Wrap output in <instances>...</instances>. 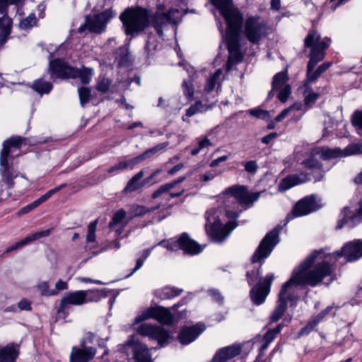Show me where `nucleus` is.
<instances>
[{"instance_id":"obj_1","label":"nucleus","mask_w":362,"mask_h":362,"mask_svg":"<svg viewBox=\"0 0 362 362\" xmlns=\"http://www.w3.org/2000/svg\"><path fill=\"white\" fill-rule=\"evenodd\" d=\"M164 8V5L159 4L156 12L151 15L147 8L141 6L127 8L119 16L125 35L134 37L151 23L157 34L163 36L164 28L169 24H177L181 16L180 11L177 8H171L168 12H165Z\"/></svg>"},{"instance_id":"obj_2","label":"nucleus","mask_w":362,"mask_h":362,"mask_svg":"<svg viewBox=\"0 0 362 362\" xmlns=\"http://www.w3.org/2000/svg\"><path fill=\"white\" fill-rule=\"evenodd\" d=\"M317 255V252L310 254L293 270L291 278L283 284L279 293L276 307L270 316L272 322H277L283 316L287 307L288 300H292L291 291L294 287L305 285L314 287L329 274V267L324 264L319 265L315 269H310L314 264Z\"/></svg>"},{"instance_id":"obj_3","label":"nucleus","mask_w":362,"mask_h":362,"mask_svg":"<svg viewBox=\"0 0 362 362\" xmlns=\"http://www.w3.org/2000/svg\"><path fill=\"white\" fill-rule=\"evenodd\" d=\"M209 1L220 11L227 25L226 38L229 56L226 63V71H229L234 65L241 62L243 59V54L240 50V33L243 23V16L238 8L233 7L232 0Z\"/></svg>"},{"instance_id":"obj_4","label":"nucleus","mask_w":362,"mask_h":362,"mask_svg":"<svg viewBox=\"0 0 362 362\" xmlns=\"http://www.w3.org/2000/svg\"><path fill=\"white\" fill-rule=\"evenodd\" d=\"M330 40L321 37L317 30H310L304 39V47L310 48L309 61L307 65L306 79L303 86L307 87L315 82L321 75L317 69L314 70L316 65L321 62L325 56V50L329 46Z\"/></svg>"},{"instance_id":"obj_5","label":"nucleus","mask_w":362,"mask_h":362,"mask_svg":"<svg viewBox=\"0 0 362 362\" xmlns=\"http://www.w3.org/2000/svg\"><path fill=\"white\" fill-rule=\"evenodd\" d=\"M241 211H232L226 209V216L229 218L226 224H223L220 219L221 210L213 208L205 213V230L209 237L216 243L223 242L231 231L237 226L235 221L240 216Z\"/></svg>"},{"instance_id":"obj_6","label":"nucleus","mask_w":362,"mask_h":362,"mask_svg":"<svg viewBox=\"0 0 362 362\" xmlns=\"http://www.w3.org/2000/svg\"><path fill=\"white\" fill-rule=\"evenodd\" d=\"M317 252L314 263L317 259L320 260L312 269H315L319 265L324 264L329 269V274H332L333 269L332 263L334 262L340 257H344L347 262H355L362 257V240L356 239L344 245L340 251L332 254H327L324 250L314 251L312 254Z\"/></svg>"},{"instance_id":"obj_7","label":"nucleus","mask_w":362,"mask_h":362,"mask_svg":"<svg viewBox=\"0 0 362 362\" xmlns=\"http://www.w3.org/2000/svg\"><path fill=\"white\" fill-rule=\"evenodd\" d=\"M20 136L11 137L3 143V148L0 154V175L1 181L8 187H13V180L16 177L12 164L9 160L19 154V146L23 142Z\"/></svg>"},{"instance_id":"obj_8","label":"nucleus","mask_w":362,"mask_h":362,"mask_svg":"<svg viewBox=\"0 0 362 362\" xmlns=\"http://www.w3.org/2000/svg\"><path fill=\"white\" fill-rule=\"evenodd\" d=\"M100 296L97 291H76L66 293L61 300L58 308V315L65 318L69 313L70 305H81L85 303L98 301Z\"/></svg>"},{"instance_id":"obj_9","label":"nucleus","mask_w":362,"mask_h":362,"mask_svg":"<svg viewBox=\"0 0 362 362\" xmlns=\"http://www.w3.org/2000/svg\"><path fill=\"white\" fill-rule=\"evenodd\" d=\"M282 228L281 226L278 225L267 233L252 257V262H261L270 255L280 240L279 234Z\"/></svg>"},{"instance_id":"obj_10","label":"nucleus","mask_w":362,"mask_h":362,"mask_svg":"<svg viewBox=\"0 0 362 362\" xmlns=\"http://www.w3.org/2000/svg\"><path fill=\"white\" fill-rule=\"evenodd\" d=\"M321 206L320 199L314 194L300 199L296 204L291 212L287 214L285 225L296 217L305 216L319 209Z\"/></svg>"},{"instance_id":"obj_11","label":"nucleus","mask_w":362,"mask_h":362,"mask_svg":"<svg viewBox=\"0 0 362 362\" xmlns=\"http://www.w3.org/2000/svg\"><path fill=\"white\" fill-rule=\"evenodd\" d=\"M170 250H182L185 253L194 255L201 252L203 247L197 242L190 239L187 233H182L177 240L171 242L161 241L158 243Z\"/></svg>"},{"instance_id":"obj_12","label":"nucleus","mask_w":362,"mask_h":362,"mask_svg":"<svg viewBox=\"0 0 362 362\" xmlns=\"http://www.w3.org/2000/svg\"><path fill=\"white\" fill-rule=\"evenodd\" d=\"M114 16L111 9H105L98 14L86 16V25L90 32L101 33L105 31L107 24Z\"/></svg>"},{"instance_id":"obj_13","label":"nucleus","mask_w":362,"mask_h":362,"mask_svg":"<svg viewBox=\"0 0 362 362\" xmlns=\"http://www.w3.org/2000/svg\"><path fill=\"white\" fill-rule=\"evenodd\" d=\"M136 330L141 336L156 340L160 346L167 344L170 338L169 332L160 326L144 323L139 326Z\"/></svg>"},{"instance_id":"obj_14","label":"nucleus","mask_w":362,"mask_h":362,"mask_svg":"<svg viewBox=\"0 0 362 362\" xmlns=\"http://www.w3.org/2000/svg\"><path fill=\"white\" fill-rule=\"evenodd\" d=\"M244 33L250 42L258 44L265 35V24L258 17L248 18L245 21Z\"/></svg>"},{"instance_id":"obj_15","label":"nucleus","mask_w":362,"mask_h":362,"mask_svg":"<svg viewBox=\"0 0 362 362\" xmlns=\"http://www.w3.org/2000/svg\"><path fill=\"white\" fill-rule=\"evenodd\" d=\"M273 279V274H267L262 281H259L256 286L252 287L250 295L254 304L259 305L265 301L270 292Z\"/></svg>"},{"instance_id":"obj_16","label":"nucleus","mask_w":362,"mask_h":362,"mask_svg":"<svg viewBox=\"0 0 362 362\" xmlns=\"http://www.w3.org/2000/svg\"><path fill=\"white\" fill-rule=\"evenodd\" d=\"M153 318L162 324L170 325L173 321V316L168 308L164 307L151 308L145 310L135 319V322Z\"/></svg>"},{"instance_id":"obj_17","label":"nucleus","mask_w":362,"mask_h":362,"mask_svg":"<svg viewBox=\"0 0 362 362\" xmlns=\"http://www.w3.org/2000/svg\"><path fill=\"white\" fill-rule=\"evenodd\" d=\"M226 193L231 194L240 204L247 206L252 205L260 197L259 192H248L244 186L240 185L227 188Z\"/></svg>"},{"instance_id":"obj_18","label":"nucleus","mask_w":362,"mask_h":362,"mask_svg":"<svg viewBox=\"0 0 362 362\" xmlns=\"http://www.w3.org/2000/svg\"><path fill=\"white\" fill-rule=\"evenodd\" d=\"M124 349L132 350L135 362H152L148 348L146 345L135 340L134 337H132L127 341Z\"/></svg>"},{"instance_id":"obj_19","label":"nucleus","mask_w":362,"mask_h":362,"mask_svg":"<svg viewBox=\"0 0 362 362\" xmlns=\"http://www.w3.org/2000/svg\"><path fill=\"white\" fill-rule=\"evenodd\" d=\"M97 349L94 346L86 345V341H81L79 346H73L70 354V362H89L96 355Z\"/></svg>"},{"instance_id":"obj_20","label":"nucleus","mask_w":362,"mask_h":362,"mask_svg":"<svg viewBox=\"0 0 362 362\" xmlns=\"http://www.w3.org/2000/svg\"><path fill=\"white\" fill-rule=\"evenodd\" d=\"M49 71L52 78H67L74 77L76 75L75 69L67 66L60 59H54L49 62Z\"/></svg>"},{"instance_id":"obj_21","label":"nucleus","mask_w":362,"mask_h":362,"mask_svg":"<svg viewBox=\"0 0 362 362\" xmlns=\"http://www.w3.org/2000/svg\"><path fill=\"white\" fill-rule=\"evenodd\" d=\"M204 330L205 326L202 323L184 327L178 335L179 341L183 345H187L194 341Z\"/></svg>"},{"instance_id":"obj_22","label":"nucleus","mask_w":362,"mask_h":362,"mask_svg":"<svg viewBox=\"0 0 362 362\" xmlns=\"http://www.w3.org/2000/svg\"><path fill=\"white\" fill-rule=\"evenodd\" d=\"M168 146V142H164V143L159 144L157 146L146 150L143 153H141L133 158H131L128 160H124V162L127 165V168L133 169L135 165L144 161L145 160H146L148 158H150L154 154H156L158 151L164 149Z\"/></svg>"},{"instance_id":"obj_23","label":"nucleus","mask_w":362,"mask_h":362,"mask_svg":"<svg viewBox=\"0 0 362 362\" xmlns=\"http://www.w3.org/2000/svg\"><path fill=\"white\" fill-rule=\"evenodd\" d=\"M241 348L238 346H228L219 349L213 357L211 362H226L240 354Z\"/></svg>"},{"instance_id":"obj_24","label":"nucleus","mask_w":362,"mask_h":362,"mask_svg":"<svg viewBox=\"0 0 362 362\" xmlns=\"http://www.w3.org/2000/svg\"><path fill=\"white\" fill-rule=\"evenodd\" d=\"M52 231V229H47L45 230H42L35 233L32 234L30 236H28L25 238L24 239L21 240L19 242L16 243L13 245H11L9 246L6 250V252H10L15 250L20 249L21 247H23L25 245H28V243L37 240L40 238L47 237L50 235Z\"/></svg>"},{"instance_id":"obj_25","label":"nucleus","mask_w":362,"mask_h":362,"mask_svg":"<svg viewBox=\"0 0 362 362\" xmlns=\"http://www.w3.org/2000/svg\"><path fill=\"white\" fill-rule=\"evenodd\" d=\"M144 175V170H141L139 172L136 173L127 182V185L124 188V192L126 193H130L135 192L146 185L148 182H146V178L141 180Z\"/></svg>"},{"instance_id":"obj_26","label":"nucleus","mask_w":362,"mask_h":362,"mask_svg":"<svg viewBox=\"0 0 362 362\" xmlns=\"http://www.w3.org/2000/svg\"><path fill=\"white\" fill-rule=\"evenodd\" d=\"M308 180H311V178L307 175H303V177H300L298 175L288 176L280 182L279 189V191L284 192L297 185Z\"/></svg>"},{"instance_id":"obj_27","label":"nucleus","mask_w":362,"mask_h":362,"mask_svg":"<svg viewBox=\"0 0 362 362\" xmlns=\"http://www.w3.org/2000/svg\"><path fill=\"white\" fill-rule=\"evenodd\" d=\"M283 328L281 324L278 325L275 328L268 330L262 339V344L259 349V354L257 357L260 358L264 354V351L268 348L269 344L276 337Z\"/></svg>"},{"instance_id":"obj_28","label":"nucleus","mask_w":362,"mask_h":362,"mask_svg":"<svg viewBox=\"0 0 362 362\" xmlns=\"http://www.w3.org/2000/svg\"><path fill=\"white\" fill-rule=\"evenodd\" d=\"M18 354L17 346L8 344L0 349V362H14Z\"/></svg>"},{"instance_id":"obj_29","label":"nucleus","mask_w":362,"mask_h":362,"mask_svg":"<svg viewBox=\"0 0 362 362\" xmlns=\"http://www.w3.org/2000/svg\"><path fill=\"white\" fill-rule=\"evenodd\" d=\"M183 292L182 288L165 286L155 291V295L162 300L170 299L180 296Z\"/></svg>"},{"instance_id":"obj_30","label":"nucleus","mask_w":362,"mask_h":362,"mask_svg":"<svg viewBox=\"0 0 362 362\" xmlns=\"http://www.w3.org/2000/svg\"><path fill=\"white\" fill-rule=\"evenodd\" d=\"M303 164L305 166V168L308 169L317 170L319 171V174L315 176V182L320 181L323 178L324 173L320 170L321 164L316 158H310L307 160H305L303 161Z\"/></svg>"},{"instance_id":"obj_31","label":"nucleus","mask_w":362,"mask_h":362,"mask_svg":"<svg viewBox=\"0 0 362 362\" xmlns=\"http://www.w3.org/2000/svg\"><path fill=\"white\" fill-rule=\"evenodd\" d=\"M32 88L40 95L47 94L52 89V85L48 81L39 78L33 82Z\"/></svg>"},{"instance_id":"obj_32","label":"nucleus","mask_w":362,"mask_h":362,"mask_svg":"<svg viewBox=\"0 0 362 362\" xmlns=\"http://www.w3.org/2000/svg\"><path fill=\"white\" fill-rule=\"evenodd\" d=\"M126 218V211L121 209L117 211L112 218L111 221L109 223V227L110 228H113L115 226L122 224L123 227L127 225L129 221L125 220Z\"/></svg>"},{"instance_id":"obj_33","label":"nucleus","mask_w":362,"mask_h":362,"mask_svg":"<svg viewBox=\"0 0 362 362\" xmlns=\"http://www.w3.org/2000/svg\"><path fill=\"white\" fill-rule=\"evenodd\" d=\"M75 76L73 78L78 77L82 83L87 84L91 81L93 75V71L90 68L83 67L80 69H75Z\"/></svg>"},{"instance_id":"obj_34","label":"nucleus","mask_w":362,"mask_h":362,"mask_svg":"<svg viewBox=\"0 0 362 362\" xmlns=\"http://www.w3.org/2000/svg\"><path fill=\"white\" fill-rule=\"evenodd\" d=\"M213 105H204L202 101H197L193 105L190 106L186 111V116L192 117L198 112H204L211 109Z\"/></svg>"},{"instance_id":"obj_35","label":"nucleus","mask_w":362,"mask_h":362,"mask_svg":"<svg viewBox=\"0 0 362 362\" xmlns=\"http://www.w3.org/2000/svg\"><path fill=\"white\" fill-rule=\"evenodd\" d=\"M66 186V184H62L59 186L52 189L47 192L45 194L41 196L40 198L34 201L33 202L30 203L33 206V209L37 207L41 204L47 201L49 198H50L54 194L57 193V192L60 191L62 189L65 187Z\"/></svg>"},{"instance_id":"obj_36","label":"nucleus","mask_w":362,"mask_h":362,"mask_svg":"<svg viewBox=\"0 0 362 362\" xmlns=\"http://www.w3.org/2000/svg\"><path fill=\"white\" fill-rule=\"evenodd\" d=\"M341 157V150L339 148H322L320 153V158L323 160H329L332 158Z\"/></svg>"},{"instance_id":"obj_37","label":"nucleus","mask_w":362,"mask_h":362,"mask_svg":"<svg viewBox=\"0 0 362 362\" xmlns=\"http://www.w3.org/2000/svg\"><path fill=\"white\" fill-rule=\"evenodd\" d=\"M288 81L287 74L285 72H279L276 74L272 81V89H279L286 86Z\"/></svg>"},{"instance_id":"obj_38","label":"nucleus","mask_w":362,"mask_h":362,"mask_svg":"<svg viewBox=\"0 0 362 362\" xmlns=\"http://www.w3.org/2000/svg\"><path fill=\"white\" fill-rule=\"evenodd\" d=\"M351 122L357 133L362 136V110H356L354 112Z\"/></svg>"},{"instance_id":"obj_39","label":"nucleus","mask_w":362,"mask_h":362,"mask_svg":"<svg viewBox=\"0 0 362 362\" xmlns=\"http://www.w3.org/2000/svg\"><path fill=\"white\" fill-rule=\"evenodd\" d=\"M304 88L305 90L303 94L305 97V105H309L310 104L314 103L319 98V93L313 92L309 86Z\"/></svg>"},{"instance_id":"obj_40","label":"nucleus","mask_w":362,"mask_h":362,"mask_svg":"<svg viewBox=\"0 0 362 362\" xmlns=\"http://www.w3.org/2000/svg\"><path fill=\"white\" fill-rule=\"evenodd\" d=\"M37 23V18L35 13H30L28 17L21 21L19 27L23 30H28L33 28Z\"/></svg>"},{"instance_id":"obj_41","label":"nucleus","mask_w":362,"mask_h":362,"mask_svg":"<svg viewBox=\"0 0 362 362\" xmlns=\"http://www.w3.org/2000/svg\"><path fill=\"white\" fill-rule=\"evenodd\" d=\"M80 103L82 107L87 104L90 100V89L88 87H81L78 90Z\"/></svg>"},{"instance_id":"obj_42","label":"nucleus","mask_w":362,"mask_h":362,"mask_svg":"<svg viewBox=\"0 0 362 362\" xmlns=\"http://www.w3.org/2000/svg\"><path fill=\"white\" fill-rule=\"evenodd\" d=\"M289 108L291 112H298V117L295 119V122L300 119L308 110L306 105L300 103H294L293 105H291Z\"/></svg>"},{"instance_id":"obj_43","label":"nucleus","mask_w":362,"mask_h":362,"mask_svg":"<svg viewBox=\"0 0 362 362\" xmlns=\"http://www.w3.org/2000/svg\"><path fill=\"white\" fill-rule=\"evenodd\" d=\"M261 274V267L248 271L246 274L248 284L253 285L259 279Z\"/></svg>"},{"instance_id":"obj_44","label":"nucleus","mask_w":362,"mask_h":362,"mask_svg":"<svg viewBox=\"0 0 362 362\" xmlns=\"http://www.w3.org/2000/svg\"><path fill=\"white\" fill-rule=\"evenodd\" d=\"M182 87L184 95L191 100L194 95V88L192 80H184Z\"/></svg>"},{"instance_id":"obj_45","label":"nucleus","mask_w":362,"mask_h":362,"mask_svg":"<svg viewBox=\"0 0 362 362\" xmlns=\"http://www.w3.org/2000/svg\"><path fill=\"white\" fill-rule=\"evenodd\" d=\"M319 323L320 322L313 317V320H310L307 325L300 330L299 336L309 334Z\"/></svg>"},{"instance_id":"obj_46","label":"nucleus","mask_w":362,"mask_h":362,"mask_svg":"<svg viewBox=\"0 0 362 362\" xmlns=\"http://www.w3.org/2000/svg\"><path fill=\"white\" fill-rule=\"evenodd\" d=\"M98 224V221L91 222L88 227V233L86 235V242L93 243L95 242V230Z\"/></svg>"},{"instance_id":"obj_47","label":"nucleus","mask_w":362,"mask_h":362,"mask_svg":"<svg viewBox=\"0 0 362 362\" xmlns=\"http://www.w3.org/2000/svg\"><path fill=\"white\" fill-rule=\"evenodd\" d=\"M172 189H173V184H170V182L162 185L156 191L153 192L152 194V198L157 199L163 194L168 192Z\"/></svg>"},{"instance_id":"obj_48","label":"nucleus","mask_w":362,"mask_h":362,"mask_svg":"<svg viewBox=\"0 0 362 362\" xmlns=\"http://www.w3.org/2000/svg\"><path fill=\"white\" fill-rule=\"evenodd\" d=\"M211 145V141L206 138H204L199 141L198 146L191 151V154L192 156L197 155L202 149L209 147Z\"/></svg>"},{"instance_id":"obj_49","label":"nucleus","mask_w":362,"mask_h":362,"mask_svg":"<svg viewBox=\"0 0 362 362\" xmlns=\"http://www.w3.org/2000/svg\"><path fill=\"white\" fill-rule=\"evenodd\" d=\"M37 290L40 295L46 296H52V289H49V285L47 281H41L37 286Z\"/></svg>"},{"instance_id":"obj_50","label":"nucleus","mask_w":362,"mask_h":362,"mask_svg":"<svg viewBox=\"0 0 362 362\" xmlns=\"http://www.w3.org/2000/svg\"><path fill=\"white\" fill-rule=\"evenodd\" d=\"M245 170L250 174H255L258 170V165L256 160H249L243 163Z\"/></svg>"},{"instance_id":"obj_51","label":"nucleus","mask_w":362,"mask_h":362,"mask_svg":"<svg viewBox=\"0 0 362 362\" xmlns=\"http://www.w3.org/2000/svg\"><path fill=\"white\" fill-rule=\"evenodd\" d=\"M291 88L289 85H286L283 88H281L280 92L278 94L279 100L282 103H285L291 93Z\"/></svg>"},{"instance_id":"obj_52","label":"nucleus","mask_w":362,"mask_h":362,"mask_svg":"<svg viewBox=\"0 0 362 362\" xmlns=\"http://www.w3.org/2000/svg\"><path fill=\"white\" fill-rule=\"evenodd\" d=\"M68 288V283L66 281H62L59 279L55 284V287L54 289H52V293L53 296H56L59 293V291L66 290Z\"/></svg>"},{"instance_id":"obj_53","label":"nucleus","mask_w":362,"mask_h":362,"mask_svg":"<svg viewBox=\"0 0 362 362\" xmlns=\"http://www.w3.org/2000/svg\"><path fill=\"white\" fill-rule=\"evenodd\" d=\"M155 209L156 208L147 209L144 206H136L134 208L133 213L134 216H142L148 212H151Z\"/></svg>"},{"instance_id":"obj_54","label":"nucleus","mask_w":362,"mask_h":362,"mask_svg":"<svg viewBox=\"0 0 362 362\" xmlns=\"http://www.w3.org/2000/svg\"><path fill=\"white\" fill-rule=\"evenodd\" d=\"M120 247V243L117 240L113 241H107L105 243L103 247L100 249L101 252L106 251L110 249H116L118 250Z\"/></svg>"},{"instance_id":"obj_55","label":"nucleus","mask_w":362,"mask_h":362,"mask_svg":"<svg viewBox=\"0 0 362 362\" xmlns=\"http://www.w3.org/2000/svg\"><path fill=\"white\" fill-rule=\"evenodd\" d=\"M249 112L251 115L261 119H265L269 116V112L267 111L259 108L251 109L249 110Z\"/></svg>"},{"instance_id":"obj_56","label":"nucleus","mask_w":362,"mask_h":362,"mask_svg":"<svg viewBox=\"0 0 362 362\" xmlns=\"http://www.w3.org/2000/svg\"><path fill=\"white\" fill-rule=\"evenodd\" d=\"M17 308L20 310L30 311L32 309L31 301L26 298H23L18 303Z\"/></svg>"},{"instance_id":"obj_57","label":"nucleus","mask_w":362,"mask_h":362,"mask_svg":"<svg viewBox=\"0 0 362 362\" xmlns=\"http://www.w3.org/2000/svg\"><path fill=\"white\" fill-rule=\"evenodd\" d=\"M209 294L213 298V300L218 303V304H222L223 303V297L222 295L218 292V291L215 289H211L208 291Z\"/></svg>"},{"instance_id":"obj_58","label":"nucleus","mask_w":362,"mask_h":362,"mask_svg":"<svg viewBox=\"0 0 362 362\" xmlns=\"http://www.w3.org/2000/svg\"><path fill=\"white\" fill-rule=\"evenodd\" d=\"M334 305L327 306L325 309L322 310L318 315L314 317L319 322H320L327 315H329L333 310Z\"/></svg>"},{"instance_id":"obj_59","label":"nucleus","mask_w":362,"mask_h":362,"mask_svg":"<svg viewBox=\"0 0 362 362\" xmlns=\"http://www.w3.org/2000/svg\"><path fill=\"white\" fill-rule=\"evenodd\" d=\"M125 169H127V165L124 162V160H122V161H120V162L117 163V164L114 165L113 166L110 167L107 170V173H113L115 171L123 170H125Z\"/></svg>"},{"instance_id":"obj_60","label":"nucleus","mask_w":362,"mask_h":362,"mask_svg":"<svg viewBox=\"0 0 362 362\" xmlns=\"http://www.w3.org/2000/svg\"><path fill=\"white\" fill-rule=\"evenodd\" d=\"M216 83V80H215L214 77H209L207 79L206 86H205V90L207 93H210L212 91L215 87V85Z\"/></svg>"},{"instance_id":"obj_61","label":"nucleus","mask_w":362,"mask_h":362,"mask_svg":"<svg viewBox=\"0 0 362 362\" xmlns=\"http://www.w3.org/2000/svg\"><path fill=\"white\" fill-rule=\"evenodd\" d=\"M217 173L216 172L211 171L208 172L204 175H202L200 177V180L204 182H208L212 180L216 176Z\"/></svg>"},{"instance_id":"obj_62","label":"nucleus","mask_w":362,"mask_h":362,"mask_svg":"<svg viewBox=\"0 0 362 362\" xmlns=\"http://www.w3.org/2000/svg\"><path fill=\"white\" fill-rule=\"evenodd\" d=\"M109 87L110 84L108 81H105L99 82L97 85V89L102 93L107 92L109 89Z\"/></svg>"},{"instance_id":"obj_63","label":"nucleus","mask_w":362,"mask_h":362,"mask_svg":"<svg viewBox=\"0 0 362 362\" xmlns=\"http://www.w3.org/2000/svg\"><path fill=\"white\" fill-rule=\"evenodd\" d=\"M277 133L272 132L268 135L262 138V142L265 144H269L274 139L276 138Z\"/></svg>"},{"instance_id":"obj_64","label":"nucleus","mask_w":362,"mask_h":362,"mask_svg":"<svg viewBox=\"0 0 362 362\" xmlns=\"http://www.w3.org/2000/svg\"><path fill=\"white\" fill-rule=\"evenodd\" d=\"M226 160H228V156H220V157L217 158L216 159L213 160L211 162L210 167H211V168L216 167L219 165L220 163L224 162Z\"/></svg>"}]
</instances>
